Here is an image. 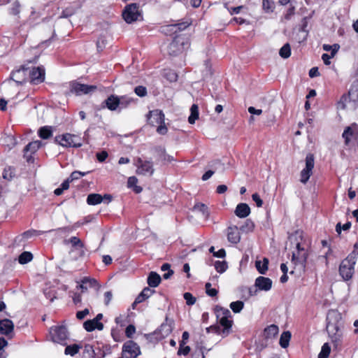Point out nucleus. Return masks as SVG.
<instances>
[{"instance_id": "nucleus-37", "label": "nucleus", "mask_w": 358, "mask_h": 358, "mask_svg": "<svg viewBox=\"0 0 358 358\" xmlns=\"http://www.w3.org/2000/svg\"><path fill=\"white\" fill-rule=\"evenodd\" d=\"M215 313L217 318H220L221 317H231L230 311L227 308H224L222 307L216 306Z\"/></svg>"}, {"instance_id": "nucleus-29", "label": "nucleus", "mask_w": 358, "mask_h": 358, "mask_svg": "<svg viewBox=\"0 0 358 358\" xmlns=\"http://www.w3.org/2000/svg\"><path fill=\"white\" fill-rule=\"evenodd\" d=\"M355 136V131L352 127H347L343 133V138L345 139V144H348L351 138Z\"/></svg>"}, {"instance_id": "nucleus-50", "label": "nucleus", "mask_w": 358, "mask_h": 358, "mask_svg": "<svg viewBox=\"0 0 358 358\" xmlns=\"http://www.w3.org/2000/svg\"><path fill=\"white\" fill-rule=\"evenodd\" d=\"M351 227V223L350 222H346L343 226H341V224L339 222L336 226V231L338 234H341V230H348Z\"/></svg>"}, {"instance_id": "nucleus-40", "label": "nucleus", "mask_w": 358, "mask_h": 358, "mask_svg": "<svg viewBox=\"0 0 358 358\" xmlns=\"http://www.w3.org/2000/svg\"><path fill=\"white\" fill-rule=\"evenodd\" d=\"M244 307V303L241 301H236L230 303V308L235 313H240Z\"/></svg>"}, {"instance_id": "nucleus-45", "label": "nucleus", "mask_w": 358, "mask_h": 358, "mask_svg": "<svg viewBox=\"0 0 358 358\" xmlns=\"http://www.w3.org/2000/svg\"><path fill=\"white\" fill-rule=\"evenodd\" d=\"M323 50L325 51H331V57H334V55L336 54V52L338 51L340 46L338 44H334L333 45H330L328 44H324Z\"/></svg>"}, {"instance_id": "nucleus-8", "label": "nucleus", "mask_w": 358, "mask_h": 358, "mask_svg": "<svg viewBox=\"0 0 358 358\" xmlns=\"http://www.w3.org/2000/svg\"><path fill=\"white\" fill-rule=\"evenodd\" d=\"M314 165V155L311 153H309L306 155V167L300 173V181L302 183L306 184L309 180L313 173Z\"/></svg>"}, {"instance_id": "nucleus-42", "label": "nucleus", "mask_w": 358, "mask_h": 358, "mask_svg": "<svg viewBox=\"0 0 358 358\" xmlns=\"http://www.w3.org/2000/svg\"><path fill=\"white\" fill-rule=\"evenodd\" d=\"M214 266L215 270L220 273H224L228 267L225 261H216L214 264Z\"/></svg>"}, {"instance_id": "nucleus-63", "label": "nucleus", "mask_w": 358, "mask_h": 358, "mask_svg": "<svg viewBox=\"0 0 358 358\" xmlns=\"http://www.w3.org/2000/svg\"><path fill=\"white\" fill-rule=\"evenodd\" d=\"M190 350L191 349H190L189 346H185L182 349L180 347V349L178 351V355H187L189 353Z\"/></svg>"}, {"instance_id": "nucleus-28", "label": "nucleus", "mask_w": 358, "mask_h": 358, "mask_svg": "<svg viewBox=\"0 0 358 358\" xmlns=\"http://www.w3.org/2000/svg\"><path fill=\"white\" fill-rule=\"evenodd\" d=\"M199 118V107L196 104H193L190 108V115L188 117L189 124H194L195 121Z\"/></svg>"}, {"instance_id": "nucleus-7", "label": "nucleus", "mask_w": 358, "mask_h": 358, "mask_svg": "<svg viewBox=\"0 0 358 358\" xmlns=\"http://www.w3.org/2000/svg\"><path fill=\"white\" fill-rule=\"evenodd\" d=\"M55 141L63 147L80 148L82 143L78 136L65 134L55 137Z\"/></svg>"}, {"instance_id": "nucleus-61", "label": "nucleus", "mask_w": 358, "mask_h": 358, "mask_svg": "<svg viewBox=\"0 0 358 358\" xmlns=\"http://www.w3.org/2000/svg\"><path fill=\"white\" fill-rule=\"evenodd\" d=\"M173 24L177 27L176 33L185 29L189 25V24L187 22H181V23Z\"/></svg>"}, {"instance_id": "nucleus-55", "label": "nucleus", "mask_w": 358, "mask_h": 358, "mask_svg": "<svg viewBox=\"0 0 358 358\" xmlns=\"http://www.w3.org/2000/svg\"><path fill=\"white\" fill-rule=\"evenodd\" d=\"M89 310L87 308L84 309L81 311H78L76 313V317L78 320H83L84 319L88 314H89Z\"/></svg>"}, {"instance_id": "nucleus-26", "label": "nucleus", "mask_w": 358, "mask_h": 358, "mask_svg": "<svg viewBox=\"0 0 358 358\" xmlns=\"http://www.w3.org/2000/svg\"><path fill=\"white\" fill-rule=\"evenodd\" d=\"M278 327L275 324H271L265 328L264 333L266 338H272L276 336L278 333Z\"/></svg>"}, {"instance_id": "nucleus-17", "label": "nucleus", "mask_w": 358, "mask_h": 358, "mask_svg": "<svg viewBox=\"0 0 358 358\" xmlns=\"http://www.w3.org/2000/svg\"><path fill=\"white\" fill-rule=\"evenodd\" d=\"M27 70V69L22 66L20 69L11 73L10 78L18 85L22 84L26 80Z\"/></svg>"}, {"instance_id": "nucleus-52", "label": "nucleus", "mask_w": 358, "mask_h": 358, "mask_svg": "<svg viewBox=\"0 0 358 358\" xmlns=\"http://www.w3.org/2000/svg\"><path fill=\"white\" fill-rule=\"evenodd\" d=\"M194 208L198 209L206 217L208 216V207L205 204H203V203L197 204L194 206Z\"/></svg>"}, {"instance_id": "nucleus-38", "label": "nucleus", "mask_w": 358, "mask_h": 358, "mask_svg": "<svg viewBox=\"0 0 358 358\" xmlns=\"http://www.w3.org/2000/svg\"><path fill=\"white\" fill-rule=\"evenodd\" d=\"M156 150L158 152L159 155L162 158V160L167 161L169 162L173 161V159H174L173 157L169 155H167L166 153V150L164 148L158 147L156 148Z\"/></svg>"}, {"instance_id": "nucleus-47", "label": "nucleus", "mask_w": 358, "mask_h": 358, "mask_svg": "<svg viewBox=\"0 0 358 358\" xmlns=\"http://www.w3.org/2000/svg\"><path fill=\"white\" fill-rule=\"evenodd\" d=\"M20 7L21 5L18 1H14L10 8V13L13 15H18L20 13Z\"/></svg>"}, {"instance_id": "nucleus-56", "label": "nucleus", "mask_w": 358, "mask_h": 358, "mask_svg": "<svg viewBox=\"0 0 358 358\" xmlns=\"http://www.w3.org/2000/svg\"><path fill=\"white\" fill-rule=\"evenodd\" d=\"M155 291L150 287H145L144 288L141 293L147 299H148L150 296H151L154 294Z\"/></svg>"}, {"instance_id": "nucleus-16", "label": "nucleus", "mask_w": 358, "mask_h": 358, "mask_svg": "<svg viewBox=\"0 0 358 358\" xmlns=\"http://www.w3.org/2000/svg\"><path fill=\"white\" fill-rule=\"evenodd\" d=\"M255 286L260 290L268 291L272 287V280L266 277L259 276L256 278Z\"/></svg>"}, {"instance_id": "nucleus-57", "label": "nucleus", "mask_w": 358, "mask_h": 358, "mask_svg": "<svg viewBox=\"0 0 358 358\" xmlns=\"http://www.w3.org/2000/svg\"><path fill=\"white\" fill-rule=\"evenodd\" d=\"M113 299V293L111 291L106 292L104 294V303L108 306Z\"/></svg>"}, {"instance_id": "nucleus-48", "label": "nucleus", "mask_w": 358, "mask_h": 358, "mask_svg": "<svg viewBox=\"0 0 358 358\" xmlns=\"http://www.w3.org/2000/svg\"><path fill=\"white\" fill-rule=\"evenodd\" d=\"M87 173H88V172H81L78 171H75L72 172L70 176L69 177V181L73 182V180H78L80 178L87 175Z\"/></svg>"}, {"instance_id": "nucleus-39", "label": "nucleus", "mask_w": 358, "mask_h": 358, "mask_svg": "<svg viewBox=\"0 0 358 358\" xmlns=\"http://www.w3.org/2000/svg\"><path fill=\"white\" fill-rule=\"evenodd\" d=\"M229 317H221L220 318V324L222 327H224V332L227 331V332L231 328L232 326V320L229 319Z\"/></svg>"}, {"instance_id": "nucleus-43", "label": "nucleus", "mask_w": 358, "mask_h": 358, "mask_svg": "<svg viewBox=\"0 0 358 358\" xmlns=\"http://www.w3.org/2000/svg\"><path fill=\"white\" fill-rule=\"evenodd\" d=\"M119 101H120V109H123L127 108L132 101L133 99L130 97L126 96H122L119 97Z\"/></svg>"}, {"instance_id": "nucleus-18", "label": "nucleus", "mask_w": 358, "mask_h": 358, "mask_svg": "<svg viewBox=\"0 0 358 358\" xmlns=\"http://www.w3.org/2000/svg\"><path fill=\"white\" fill-rule=\"evenodd\" d=\"M103 198L107 199L110 201L112 196L110 194H105L103 197L99 194H90L87 196V203L89 205H97L102 202Z\"/></svg>"}, {"instance_id": "nucleus-49", "label": "nucleus", "mask_w": 358, "mask_h": 358, "mask_svg": "<svg viewBox=\"0 0 358 358\" xmlns=\"http://www.w3.org/2000/svg\"><path fill=\"white\" fill-rule=\"evenodd\" d=\"M184 299L186 301V303L188 306H192L196 303V298L189 292H185L183 294Z\"/></svg>"}, {"instance_id": "nucleus-11", "label": "nucleus", "mask_w": 358, "mask_h": 358, "mask_svg": "<svg viewBox=\"0 0 358 358\" xmlns=\"http://www.w3.org/2000/svg\"><path fill=\"white\" fill-rule=\"evenodd\" d=\"M96 89L95 85H88L79 83H72L71 84V92L76 95L87 94L94 92Z\"/></svg>"}, {"instance_id": "nucleus-23", "label": "nucleus", "mask_w": 358, "mask_h": 358, "mask_svg": "<svg viewBox=\"0 0 358 358\" xmlns=\"http://www.w3.org/2000/svg\"><path fill=\"white\" fill-rule=\"evenodd\" d=\"M83 327L88 332H91L96 329L100 331L103 329V323L96 322L94 319L85 321L83 324Z\"/></svg>"}, {"instance_id": "nucleus-27", "label": "nucleus", "mask_w": 358, "mask_h": 358, "mask_svg": "<svg viewBox=\"0 0 358 358\" xmlns=\"http://www.w3.org/2000/svg\"><path fill=\"white\" fill-rule=\"evenodd\" d=\"M38 136L43 139H48L52 135L51 127L45 126L39 129L38 131Z\"/></svg>"}, {"instance_id": "nucleus-30", "label": "nucleus", "mask_w": 358, "mask_h": 358, "mask_svg": "<svg viewBox=\"0 0 358 358\" xmlns=\"http://www.w3.org/2000/svg\"><path fill=\"white\" fill-rule=\"evenodd\" d=\"M291 338V333L289 331H284L280 338V345L282 348H286L289 345Z\"/></svg>"}, {"instance_id": "nucleus-60", "label": "nucleus", "mask_w": 358, "mask_h": 358, "mask_svg": "<svg viewBox=\"0 0 358 358\" xmlns=\"http://www.w3.org/2000/svg\"><path fill=\"white\" fill-rule=\"evenodd\" d=\"M227 10L230 13V14L232 15L234 14H238L240 13L241 9L243 8V6H240L237 7H227Z\"/></svg>"}, {"instance_id": "nucleus-21", "label": "nucleus", "mask_w": 358, "mask_h": 358, "mask_svg": "<svg viewBox=\"0 0 358 358\" xmlns=\"http://www.w3.org/2000/svg\"><path fill=\"white\" fill-rule=\"evenodd\" d=\"M234 213L237 217L245 218L250 215V208L247 203H241L237 205Z\"/></svg>"}, {"instance_id": "nucleus-19", "label": "nucleus", "mask_w": 358, "mask_h": 358, "mask_svg": "<svg viewBox=\"0 0 358 358\" xmlns=\"http://www.w3.org/2000/svg\"><path fill=\"white\" fill-rule=\"evenodd\" d=\"M14 324L9 319H4L0 320V333L1 334L8 336L13 332Z\"/></svg>"}, {"instance_id": "nucleus-14", "label": "nucleus", "mask_w": 358, "mask_h": 358, "mask_svg": "<svg viewBox=\"0 0 358 358\" xmlns=\"http://www.w3.org/2000/svg\"><path fill=\"white\" fill-rule=\"evenodd\" d=\"M42 143L40 141H34L28 143L24 148V157L29 162L32 159L31 154L35 153L41 146Z\"/></svg>"}, {"instance_id": "nucleus-20", "label": "nucleus", "mask_w": 358, "mask_h": 358, "mask_svg": "<svg viewBox=\"0 0 358 358\" xmlns=\"http://www.w3.org/2000/svg\"><path fill=\"white\" fill-rule=\"evenodd\" d=\"M103 103L110 110H115L120 106L119 96L113 94L110 95L104 101Z\"/></svg>"}, {"instance_id": "nucleus-46", "label": "nucleus", "mask_w": 358, "mask_h": 358, "mask_svg": "<svg viewBox=\"0 0 358 358\" xmlns=\"http://www.w3.org/2000/svg\"><path fill=\"white\" fill-rule=\"evenodd\" d=\"M331 352V348L328 343H324L318 355V358H328Z\"/></svg>"}, {"instance_id": "nucleus-35", "label": "nucleus", "mask_w": 358, "mask_h": 358, "mask_svg": "<svg viewBox=\"0 0 358 358\" xmlns=\"http://www.w3.org/2000/svg\"><path fill=\"white\" fill-rule=\"evenodd\" d=\"M279 55L281 57L287 59L291 55V47L289 43H285L279 51Z\"/></svg>"}, {"instance_id": "nucleus-36", "label": "nucleus", "mask_w": 358, "mask_h": 358, "mask_svg": "<svg viewBox=\"0 0 358 358\" xmlns=\"http://www.w3.org/2000/svg\"><path fill=\"white\" fill-rule=\"evenodd\" d=\"M163 76L170 82H175L177 80L178 75L171 69H166L164 71Z\"/></svg>"}, {"instance_id": "nucleus-9", "label": "nucleus", "mask_w": 358, "mask_h": 358, "mask_svg": "<svg viewBox=\"0 0 358 358\" xmlns=\"http://www.w3.org/2000/svg\"><path fill=\"white\" fill-rule=\"evenodd\" d=\"M135 166H136V173L143 176H152L154 173L152 162L150 161H143L141 158L136 160Z\"/></svg>"}, {"instance_id": "nucleus-6", "label": "nucleus", "mask_w": 358, "mask_h": 358, "mask_svg": "<svg viewBox=\"0 0 358 358\" xmlns=\"http://www.w3.org/2000/svg\"><path fill=\"white\" fill-rule=\"evenodd\" d=\"M122 17L125 22L129 24L138 20L141 17V13L138 4L131 3L127 5L122 12Z\"/></svg>"}, {"instance_id": "nucleus-58", "label": "nucleus", "mask_w": 358, "mask_h": 358, "mask_svg": "<svg viewBox=\"0 0 358 358\" xmlns=\"http://www.w3.org/2000/svg\"><path fill=\"white\" fill-rule=\"evenodd\" d=\"M108 155L106 151H101V152H98L96 154V158L100 162H102L105 161V159L108 157Z\"/></svg>"}, {"instance_id": "nucleus-5", "label": "nucleus", "mask_w": 358, "mask_h": 358, "mask_svg": "<svg viewBox=\"0 0 358 358\" xmlns=\"http://www.w3.org/2000/svg\"><path fill=\"white\" fill-rule=\"evenodd\" d=\"M50 334L51 339L54 343H59L63 345H66V340L68 339V331L64 326H55L50 329Z\"/></svg>"}, {"instance_id": "nucleus-15", "label": "nucleus", "mask_w": 358, "mask_h": 358, "mask_svg": "<svg viewBox=\"0 0 358 358\" xmlns=\"http://www.w3.org/2000/svg\"><path fill=\"white\" fill-rule=\"evenodd\" d=\"M227 236L228 241L233 244L240 242L241 234L236 226H229L227 229Z\"/></svg>"}, {"instance_id": "nucleus-12", "label": "nucleus", "mask_w": 358, "mask_h": 358, "mask_svg": "<svg viewBox=\"0 0 358 358\" xmlns=\"http://www.w3.org/2000/svg\"><path fill=\"white\" fill-rule=\"evenodd\" d=\"M31 83L37 85L41 83L45 80V69L42 66L33 68L29 72Z\"/></svg>"}, {"instance_id": "nucleus-13", "label": "nucleus", "mask_w": 358, "mask_h": 358, "mask_svg": "<svg viewBox=\"0 0 358 358\" xmlns=\"http://www.w3.org/2000/svg\"><path fill=\"white\" fill-rule=\"evenodd\" d=\"M64 243L65 245L71 244V246L73 248H75V250H77L78 251L79 257H84V255H85L84 250L85 245L82 242V241L77 236H72L69 239H65L64 241Z\"/></svg>"}, {"instance_id": "nucleus-3", "label": "nucleus", "mask_w": 358, "mask_h": 358, "mask_svg": "<svg viewBox=\"0 0 358 358\" xmlns=\"http://www.w3.org/2000/svg\"><path fill=\"white\" fill-rule=\"evenodd\" d=\"M189 47V39L184 35H177L168 45V53L176 56Z\"/></svg>"}, {"instance_id": "nucleus-25", "label": "nucleus", "mask_w": 358, "mask_h": 358, "mask_svg": "<svg viewBox=\"0 0 358 358\" xmlns=\"http://www.w3.org/2000/svg\"><path fill=\"white\" fill-rule=\"evenodd\" d=\"M268 259L267 258H264L263 261H256L255 266L257 270L261 274H265L268 271Z\"/></svg>"}, {"instance_id": "nucleus-1", "label": "nucleus", "mask_w": 358, "mask_h": 358, "mask_svg": "<svg viewBox=\"0 0 358 358\" xmlns=\"http://www.w3.org/2000/svg\"><path fill=\"white\" fill-rule=\"evenodd\" d=\"M289 239L296 245V251L292 252V257L294 269L299 273H304L308 257L309 243L303 238L302 231H296L289 237Z\"/></svg>"}, {"instance_id": "nucleus-22", "label": "nucleus", "mask_w": 358, "mask_h": 358, "mask_svg": "<svg viewBox=\"0 0 358 358\" xmlns=\"http://www.w3.org/2000/svg\"><path fill=\"white\" fill-rule=\"evenodd\" d=\"M173 321L169 320L167 317L165 319V322L162 323L159 327V331L162 336L166 337L169 335L173 329Z\"/></svg>"}, {"instance_id": "nucleus-32", "label": "nucleus", "mask_w": 358, "mask_h": 358, "mask_svg": "<svg viewBox=\"0 0 358 358\" xmlns=\"http://www.w3.org/2000/svg\"><path fill=\"white\" fill-rule=\"evenodd\" d=\"M262 8L266 13H273L275 3L273 0H262Z\"/></svg>"}, {"instance_id": "nucleus-4", "label": "nucleus", "mask_w": 358, "mask_h": 358, "mask_svg": "<svg viewBox=\"0 0 358 358\" xmlns=\"http://www.w3.org/2000/svg\"><path fill=\"white\" fill-rule=\"evenodd\" d=\"M148 121L149 124L153 127L159 124L157 128V131L158 134L164 135L167 133L168 129L165 125L164 115L162 110H154L150 111L148 116Z\"/></svg>"}, {"instance_id": "nucleus-31", "label": "nucleus", "mask_w": 358, "mask_h": 358, "mask_svg": "<svg viewBox=\"0 0 358 358\" xmlns=\"http://www.w3.org/2000/svg\"><path fill=\"white\" fill-rule=\"evenodd\" d=\"M349 97L356 106H358V86L353 85L349 90Z\"/></svg>"}, {"instance_id": "nucleus-33", "label": "nucleus", "mask_w": 358, "mask_h": 358, "mask_svg": "<svg viewBox=\"0 0 358 358\" xmlns=\"http://www.w3.org/2000/svg\"><path fill=\"white\" fill-rule=\"evenodd\" d=\"M80 348L81 346L78 344L67 345L65 348L64 353L66 355L74 356L79 352Z\"/></svg>"}, {"instance_id": "nucleus-62", "label": "nucleus", "mask_w": 358, "mask_h": 358, "mask_svg": "<svg viewBox=\"0 0 358 358\" xmlns=\"http://www.w3.org/2000/svg\"><path fill=\"white\" fill-rule=\"evenodd\" d=\"M308 75L310 78H315L320 76V73L317 67H313L310 69Z\"/></svg>"}, {"instance_id": "nucleus-64", "label": "nucleus", "mask_w": 358, "mask_h": 358, "mask_svg": "<svg viewBox=\"0 0 358 358\" xmlns=\"http://www.w3.org/2000/svg\"><path fill=\"white\" fill-rule=\"evenodd\" d=\"M137 178L135 176H131L128 178L127 184L129 187L134 186L137 183Z\"/></svg>"}, {"instance_id": "nucleus-24", "label": "nucleus", "mask_w": 358, "mask_h": 358, "mask_svg": "<svg viewBox=\"0 0 358 358\" xmlns=\"http://www.w3.org/2000/svg\"><path fill=\"white\" fill-rule=\"evenodd\" d=\"M161 280V277L157 273L151 271L148 277L147 282L150 287H156L160 284Z\"/></svg>"}, {"instance_id": "nucleus-51", "label": "nucleus", "mask_w": 358, "mask_h": 358, "mask_svg": "<svg viewBox=\"0 0 358 358\" xmlns=\"http://www.w3.org/2000/svg\"><path fill=\"white\" fill-rule=\"evenodd\" d=\"M135 93L141 97L145 96L147 94L146 87L143 86H137L134 89Z\"/></svg>"}, {"instance_id": "nucleus-54", "label": "nucleus", "mask_w": 358, "mask_h": 358, "mask_svg": "<svg viewBox=\"0 0 358 358\" xmlns=\"http://www.w3.org/2000/svg\"><path fill=\"white\" fill-rule=\"evenodd\" d=\"M252 200L256 203L257 207H262L263 205V201L261 199L259 195L257 193H255L252 195Z\"/></svg>"}, {"instance_id": "nucleus-53", "label": "nucleus", "mask_w": 358, "mask_h": 358, "mask_svg": "<svg viewBox=\"0 0 358 358\" xmlns=\"http://www.w3.org/2000/svg\"><path fill=\"white\" fill-rule=\"evenodd\" d=\"M136 331V328L134 325L129 324L125 330V334L128 338H131Z\"/></svg>"}, {"instance_id": "nucleus-2", "label": "nucleus", "mask_w": 358, "mask_h": 358, "mask_svg": "<svg viewBox=\"0 0 358 358\" xmlns=\"http://www.w3.org/2000/svg\"><path fill=\"white\" fill-rule=\"evenodd\" d=\"M354 247L355 250L341 262L339 266L340 275L345 280H350L355 272V265L358 257V251L356 250L358 244L355 243Z\"/></svg>"}, {"instance_id": "nucleus-59", "label": "nucleus", "mask_w": 358, "mask_h": 358, "mask_svg": "<svg viewBox=\"0 0 358 358\" xmlns=\"http://www.w3.org/2000/svg\"><path fill=\"white\" fill-rule=\"evenodd\" d=\"M294 14V7L289 8L284 15V20H289Z\"/></svg>"}, {"instance_id": "nucleus-34", "label": "nucleus", "mask_w": 358, "mask_h": 358, "mask_svg": "<svg viewBox=\"0 0 358 358\" xmlns=\"http://www.w3.org/2000/svg\"><path fill=\"white\" fill-rule=\"evenodd\" d=\"M33 259V255L30 252H23L18 258V262L21 264H25L31 262Z\"/></svg>"}, {"instance_id": "nucleus-41", "label": "nucleus", "mask_w": 358, "mask_h": 358, "mask_svg": "<svg viewBox=\"0 0 358 358\" xmlns=\"http://www.w3.org/2000/svg\"><path fill=\"white\" fill-rule=\"evenodd\" d=\"M254 228H255V224H254L253 222L250 220H247L245 222L244 224H243L241 227L240 230H241L243 232L248 233V232L252 231Z\"/></svg>"}, {"instance_id": "nucleus-44", "label": "nucleus", "mask_w": 358, "mask_h": 358, "mask_svg": "<svg viewBox=\"0 0 358 358\" xmlns=\"http://www.w3.org/2000/svg\"><path fill=\"white\" fill-rule=\"evenodd\" d=\"M176 28L173 24H168L162 27V32L166 35H172L176 34Z\"/></svg>"}, {"instance_id": "nucleus-10", "label": "nucleus", "mask_w": 358, "mask_h": 358, "mask_svg": "<svg viewBox=\"0 0 358 358\" xmlns=\"http://www.w3.org/2000/svg\"><path fill=\"white\" fill-rule=\"evenodd\" d=\"M122 352L127 358H136L141 353L138 345L133 341H128L123 345Z\"/></svg>"}]
</instances>
